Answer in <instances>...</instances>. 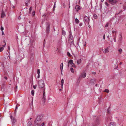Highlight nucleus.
<instances>
[{
  "instance_id": "obj_5",
  "label": "nucleus",
  "mask_w": 126,
  "mask_h": 126,
  "mask_svg": "<svg viewBox=\"0 0 126 126\" xmlns=\"http://www.w3.org/2000/svg\"><path fill=\"white\" fill-rule=\"evenodd\" d=\"M90 21L89 18L87 16H85L84 17V21L85 23H87L89 24Z\"/></svg>"
},
{
  "instance_id": "obj_20",
  "label": "nucleus",
  "mask_w": 126,
  "mask_h": 126,
  "mask_svg": "<svg viewBox=\"0 0 126 126\" xmlns=\"http://www.w3.org/2000/svg\"><path fill=\"white\" fill-rule=\"evenodd\" d=\"M75 21L76 23L78 24L79 22V20L77 18H76Z\"/></svg>"
},
{
  "instance_id": "obj_27",
  "label": "nucleus",
  "mask_w": 126,
  "mask_h": 126,
  "mask_svg": "<svg viewBox=\"0 0 126 126\" xmlns=\"http://www.w3.org/2000/svg\"><path fill=\"white\" fill-rule=\"evenodd\" d=\"M67 55L69 57H70L71 56V55L69 52H67Z\"/></svg>"
},
{
  "instance_id": "obj_29",
  "label": "nucleus",
  "mask_w": 126,
  "mask_h": 126,
  "mask_svg": "<svg viewBox=\"0 0 126 126\" xmlns=\"http://www.w3.org/2000/svg\"><path fill=\"white\" fill-rule=\"evenodd\" d=\"M34 91L33 90H32L31 91V94L32 95H34Z\"/></svg>"
},
{
  "instance_id": "obj_8",
  "label": "nucleus",
  "mask_w": 126,
  "mask_h": 126,
  "mask_svg": "<svg viewBox=\"0 0 126 126\" xmlns=\"http://www.w3.org/2000/svg\"><path fill=\"white\" fill-rule=\"evenodd\" d=\"M69 63H70V64L72 66V67H74L75 68L76 67V66L75 65V64L73 63V61L72 60H69Z\"/></svg>"
},
{
  "instance_id": "obj_31",
  "label": "nucleus",
  "mask_w": 126,
  "mask_h": 126,
  "mask_svg": "<svg viewBox=\"0 0 126 126\" xmlns=\"http://www.w3.org/2000/svg\"><path fill=\"white\" fill-rule=\"evenodd\" d=\"M109 24V23H108V22L107 23L106 25H105V27H108V25Z\"/></svg>"
},
{
  "instance_id": "obj_7",
  "label": "nucleus",
  "mask_w": 126,
  "mask_h": 126,
  "mask_svg": "<svg viewBox=\"0 0 126 126\" xmlns=\"http://www.w3.org/2000/svg\"><path fill=\"white\" fill-rule=\"evenodd\" d=\"M109 2L112 5L115 4L116 2V0H109Z\"/></svg>"
},
{
  "instance_id": "obj_35",
  "label": "nucleus",
  "mask_w": 126,
  "mask_h": 126,
  "mask_svg": "<svg viewBox=\"0 0 126 126\" xmlns=\"http://www.w3.org/2000/svg\"><path fill=\"white\" fill-rule=\"evenodd\" d=\"M116 33V31H113L112 32V33Z\"/></svg>"
},
{
  "instance_id": "obj_52",
  "label": "nucleus",
  "mask_w": 126,
  "mask_h": 126,
  "mask_svg": "<svg viewBox=\"0 0 126 126\" xmlns=\"http://www.w3.org/2000/svg\"><path fill=\"white\" fill-rule=\"evenodd\" d=\"M88 24V26L89 27H90V25H89V24Z\"/></svg>"
},
{
  "instance_id": "obj_3",
  "label": "nucleus",
  "mask_w": 126,
  "mask_h": 126,
  "mask_svg": "<svg viewBox=\"0 0 126 126\" xmlns=\"http://www.w3.org/2000/svg\"><path fill=\"white\" fill-rule=\"evenodd\" d=\"M100 123V121L98 119L93 123L92 126H98Z\"/></svg>"
},
{
  "instance_id": "obj_26",
  "label": "nucleus",
  "mask_w": 126,
  "mask_h": 126,
  "mask_svg": "<svg viewBox=\"0 0 126 126\" xmlns=\"http://www.w3.org/2000/svg\"><path fill=\"white\" fill-rule=\"evenodd\" d=\"M70 70H71V72L73 73H74V71L73 69V68L72 67L70 68Z\"/></svg>"
},
{
  "instance_id": "obj_59",
  "label": "nucleus",
  "mask_w": 126,
  "mask_h": 126,
  "mask_svg": "<svg viewBox=\"0 0 126 126\" xmlns=\"http://www.w3.org/2000/svg\"><path fill=\"white\" fill-rule=\"evenodd\" d=\"M61 71V74L62 75V71Z\"/></svg>"
},
{
  "instance_id": "obj_25",
  "label": "nucleus",
  "mask_w": 126,
  "mask_h": 126,
  "mask_svg": "<svg viewBox=\"0 0 126 126\" xmlns=\"http://www.w3.org/2000/svg\"><path fill=\"white\" fill-rule=\"evenodd\" d=\"M104 92H106L107 93H108L109 92V91L108 89H106L104 91Z\"/></svg>"
},
{
  "instance_id": "obj_37",
  "label": "nucleus",
  "mask_w": 126,
  "mask_h": 126,
  "mask_svg": "<svg viewBox=\"0 0 126 126\" xmlns=\"http://www.w3.org/2000/svg\"><path fill=\"white\" fill-rule=\"evenodd\" d=\"M113 40L114 42H116V37L115 36V37L113 38Z\"/></svg>"
},
{
  "instance_id": "obj_11",
  "label": "nucleus",
  "mask_w": 126,
  "mask_h": 126,
  "mask_svg": "<svg viewBox=\"0 0 126 126\" xmlns=\"http://www.w3.org/2000/svg\"><path fill=\"white\" fill-rule=\"evenodd\" d=\"M10 118L12 119L13 123L14 124L15 123L16 121L15 119L14 118H13L12 116H10Z\"/></svg>"
},
{
  "instance_id": "obj_40",
  "label": "nucleus",
  "mask_w": 126,
  "mask_h": 126,
  "mask_svg": "<svg viewBox=\"0 0 126 126\" xmlns=\"http://www.w3.org/2000/svg\"><path fill=\"white\" fill-rule=\"evenodd\" d=\"M36 86H37L36 85H33V88L34 89H35L36 88Z\"/></svg>"
},
{
  "instance_id": "obj_4",
  "label": "nucleus",
  "mask_w": 126,
  "mask_h": 126,
  "mask_svg": "<svg viewBox=\"0 0 126 126\" xmlns=\"http://www.w3.org/2000/svg\"><path fill=\"white\" fill-rule=\"evenodd\" d=\"M69 41L70 43H72L73 41V38L71 33L70 32L69 37Z\"/></svg>"
},
{
  "instance_id": "obj_15",
  "label": "nucleus",
  "mask_w": 126,
  "mask_h": 126,
  "mask_svg": "<svg viewBox=\"0 0 126 126\" xmlns=\"http://www.w3.org/2000/svg\"><path fill=\"white\" fill-rule=\"evenodd\" d=\"M109 126H116L115 123L113 122L110 123Z\"/></svg>"
},
{
  "instance_id": "obj_57",
  "label": "nucleus",
  "mask_w": 126,
  "mask_h": 126,
  "mask_svg": "<svg viewBox=\"0 0 126 126\" xmlns=\"http://www.w3.org/2000/svg\"><path fill=\"white\" fill-rule=\"evenodd\" d=\"M122 11V10L120 11V12L119 13H120V12H121Z\"/></svg>"
},
{
  "instance_id": "obj_19",
  "label": "nucleus",
  "mask_w": 126,
  "mask_h": 126,
  "mask_svg": "<svg viewBox=\"0 0 126 126\" xmlns=\"http://www.w3.org/2000/svg\"><path fill=\"white\" fill-rule=\"evenodd\" d=\"M63 83H64L63 79H62L61 80V86L62 88H63Z\"/></svg>"
},
{
  "instance_id": "obj_34",
  "label": "nucleus",
  "mask_w": 126,
  "mask_h": 126,
  "mask_svg": "<svg viewBox=\"0 0 126 126\" xmlns=\"http://www.w3.org/2000/svg\"><path fill=\"white\" fill-rule=\"evenodd\" d=\"M35 14V11H33L32 13V16H34Z\"/></svg>"
},
{
  "instance_id": "obj_63",
  "label": "nucleus",
  "mask_w": 126,
  "mask_h": 126,
  "mask_svg": "<svg viewBox=\"0 0 126 126\" xmlns=\"http://www.w3.org/2000/svg\"><path fill=\"white\" fill-rule=\"evenodd\" d=\"M27 5V3L26 4V5Z\"/></svg>"
},
{
  "instance_id": "obj_9",
  "label": "nucleus",
  "mask_w": 126,
  "mask_h": 126,
  "mask_svg": "<svg viewBox=\"0 0 126 126\" xmlns=\"http://www.w3.org/2000/svg\"><path fill=\"white\" fill-rule=\"evenodd\" d=\"M86 73L85 72H84L81 74L79 77V79L80 78H84L86 77Z\"/></svg>"
},
{
  "instance_id": "obj_13",
  "label": "nucleus",
  "mask_w": 126,
  "mask_h": 126,
  "mask_svg": "<svg viewBox=\"0 0 126 126\" xmlns=\"http://www.w3.org/2000/svg\"><path fill=\"white\" fill-rule=\"evenodd\" d=\"M119 36L120 37L119 38V39L118 41L120 43H121L122 39V34H119Z\"/></svg>"
},
{
  "instance_id": "obj_16",
  "label": "nucleus",
  "mask_w": 126,
  "mask_h": 126,
  "mask_svg": "<svg viewBox=\"0 0 126 126\" xmlns=\"http://www.w3.org/2000/svg\"><path fill=\"white\" fill-rule=\"evenodd\" d=\"M96 80V79H91V80H90V82L91 83H94Z\"/></svg>"
},
{
  "instance_id": "obj_22",
  "label": "nucleus",
  "mask_w": 126,
  "mask_h": 126,
  "mask_svg": "<svg viewBox=\"0 0 126 126\" xmlns=\"http://www.w3.org/2000/svg\"><path fill=\"white\" fill-rule=\"evenodd\" d=\"M43 96H45V88L43 89Z\"/></svg>"
},
{
  "instance_id": "obj_45",
  "label": "nucleus",
  "mask_w": 126,
  "mask_h": 126,
  "mask_svg": "<svg viewBox=\"0 0 126 126\" xmlns=\"http://www.w3.org/2000/svg\"><path fill=\"white\" fill-rule=\"evenodd\" d=\"M2 35H4V33L3 32V31L2 32Z\"/></svg>"
},
{
  "instance_id": "obj_2",
  "label": "nucleus",
  "mask_w": 126,
  "mask_h": 126,
  "mask_svg": "<svg viewBox=\"0 0 126 126\" xmlns=\"http://www.w3.org/2000/svg\"><path fill=\"white\" fill-rule=\"evenodd\" d=\"M39 87L40 88H43V89L45 88H44V80H40L38 82Z\"/></svg>"
},
{
  "instance_id": "obj_32",
  "label": "nucleus",
  "mask_w": 126,
  "mask_h": 126,
  "mask_svg": "<svg viewBox=\"0 0 126 126\" xmlns=\"http://www.w3.org/2000/svg\"><path fill=\"white\" fill-rule=\"evenodd\" d=\"M4 48L2 47L0 48V52H1L3 50Z\"/></svg>"
},
{
  "instance_id": "obj_49",
  "label": "nucleus",
  "mask_w": 126,
  "mask_h": 126,
  "mask_svg": "<svg viewBox=\"0 0 126 126\" xmlns=\"http://www.w3.org/2000/svg\"><path fill=\"white\" fill-rule=\"evenodd\" d=\"M40 75H38V76H37V78H40Z\"/></svg>"
},
{
  "instance_id": "obj_43",
  "label": "nucleus",
  "mask_w": 126,
  "mask_h": 126,
  "mask_svg": "<svg viewBox=\"0 0 126 126\" xmlns=\"http://www.w3.org/2000/svg\"><path fill=\"white\" fill-rule=\"evenodd\" d=\"M105 34H104L103 36V38L104 40L105 39Z\"/></svg>"
},
{
  "instance_id": "obj_47",
  "label": "nucleus",
  "mask_w": 126,
  "mask_h": 126,
  "mask_svg": "<svg viewBox=\"0 0 126 126\" xmlns=\"http://www.w3.org/2000/svg\"><path fill=\"white\" fill-rule=\"evenodd\" d=\"M6 43H5V45H3L2 46L4 47H5V46L6 45Z\"/></svg>"
},
{
  "instance_id": "obj_24",
  "label": "nucleus",
  "mask_w": 126,
  "mask_h": 126,
  "mask_svg": "<svg viewBox=\"0 0 126 126\" xmlns=\"http://www.w3.org/2000/svg\"><path fill=\"white\" fill-rule=\"evenodd\" d=\"M93 16L94 18L96 19L97 18V16L96 14H94Z\"/></svg>"
},
{
  "instance_id": "obj_10",
  "label": "nucleus",
  "mask_w": 126,
  "mask_h": 126,
  "mask_svg": "<svg viewBox=\"0 0 126 126\" xmlns=\"http://www.w3.org/2000/svg\"><path fill=\"white\" fill-rule=\"evenodd\" d=\"M109 49L108 47L104 49V51H103V53L106 54L108 53L109 52Z\"/></svg>"
},
{
  "instance_id": "obj_33",
  "label": "nucleus",
  "mask_w": 126,
  "mask_h": 126,
  "mask_svg": "<svg viewBox=\"0 0 126 126\" xmlns=\"http://www.w3.org/2000/svg\"><path fill=\"white\" fill-rule=\"evenodd\" d=\"M32 7H31L30 8V9H29V11H29V13H30L31 12V11L32 10Z\"/></svg>"
},
{
  "instance_id": "obj_56",
  "label": "nucleus",
  "mask_w": 126,
  "mask_h": 126,
  "mask_svg": "<svg viewBox=\"0 0 126 126\" xmlns=\"http://www.w3.org/2000/svg\"><path fill=\"white\" fill-rule=\"evenodd\" d=\"M59 90L60 91H61L62 90L61 89H60Z\"/></svg>"
},
{
  "instance_id": "obj_41",
  "label": "nucleus",
  "mask_w": 126,
  "mask_h": 126,
  "mask_svg": "<svg viewBox=\"0 0 126 126\" xmlns=\"http://www.w3.org/2000/svg\"><path fill=\"white\" fill-rule=\"evenodd\" d=\"M44 125V123H43L41 124L40 125V126H43Z\"/></svg>"
},
{
  "instance_id": "obj_62",
  "label": "nucleus",
  "mask_w": 126,
  "mask_h": 126,
  "mask_svg": "<svg viewBox=\"0 0 126 126\" xmlns=\"http://www.w3.org/2000/svg\"><path fill=\"white\" fill-rule=\"evenodd\" d=\"M57 50H58V48H57Z\"/></svg>"
},
{
  "instance_id": "obj_23",
  "label": "nucleus",
  "mask_w": 126,
  "mask_h": 126,
  "mask_svg": "<svg viewBox=\"0 0 126 126\" xmlns=\"http://www.w3.org/2000/svg\"><path fill=\"white\" fill-rule=\"evenodd\" d=\"M118 51L120 54H121L122 51V49L121 48H120L118 50Z\"/></svg>"
},
{
  "instance_id": "obj_51",
  "label": "nucleus",
  "mask_w": 126,
  "mask_h": 126,
  "mask_svg": "<svg viewBox=\"0 0 126 126\" xmlns=\"http://www.w3.org/2000/svg\"><path fill=\"white\" fill-rule=\"evenodd\" d=\"M17 108V106H16V109H15V110H16Z\"/></svg>"
},
{
  "instance_id": "obj_46",
  "label": "nucleus",
  "mask_w": 126,
  "mask_h": 126,
  "mask_svg": "<svg viewBox=\"0 0 126 126\" xmlns=\"http://www.w3.org/2000/svg\"><path fill=\"white\" fill-rule=\"evenodd\" d=\"M69 63V61L68 62V64L67 65L68 67H69V64H70V63Z\"/></svg>"
},
{
  "instance_id": "obj_44",
  "label": "nucleus",
  "mask_w": 126,
  "mask_h": 126,
  "mask_svg": "<svg viewBox=\"0 0 126 126\" xmlns=\"http://www.w3.org/2000/svg\"><path fill=\"white\" fill-rule=\"evenodd\" d=\"M82 25V23H80L79 24V26H81Z\"/></svg>"
},
{
  "instance_id": "obj_18",
  "label": "nucleus",
  "mask_w": 126,
  "mask_h": 126,
  "mask_svg": "<svg viewBox=\"0 0 126 126\" xmlns=\"http://www.w3.org/2000/svg\"><path fill=\"white\" fill-rule=\"evenodd\" d=\"M63 63H62L60 65V69L61 70V71H62V70L63 69Z\"/></svg>"
},
{
  "instance_id": "obj_60",
  "label": "nucleus",
  "mask_w": 126,
  "mask_h": 126,
  "mask_svg": "<svg viewBox=\"0 0 126 126\" xmlns=\"http://www.w3.org/2000/svg\"><path fill=\"white\" fill-rule=\"evenodd\" d=\"M104 0H101V1H103Z\"/></svg>"
},
{
  "instance_id": "obj_17",
  "label": "nucleus",
  "mask_w": 126,
  "mask_h": 126,
  "mask_svg": "<svg viewBox=\"0 0 126 126\" xmlns=\"http://www.w3.org/2000/svg\"><path fill=\"white\" fill-rule=\"evenodd\" d=\"M77 62L78 64H80L81 62V59H80L77 60Z\"/></svg>"
},
{
  "instance_id": "obj_36",
  "label": "nucleus",
  "mask_w": 126,
  "mask_h": 126,
  "mask_svg": "<svg viewBox=\"0 0 126 126\" xmlns=\"http://www.w3.org/2000/svg\"><path fill=\"white\" fill-rule=\"evenodd\" d=\"M105 4L107 6H108L109 5V4L108 3L106 2H105Z\"/></svg>"
},
{
  "instance_id": "obj_53",
  "label": "nucleus",
  "mask_w": 126,
  "mask_h": 126,
  "mask_svg": "<svg viewBox=\"0 0 126 126\" xmlns=\"http://www.w3.org/2000/svg\"><path fill=\"white\" fill-rule=\"evenodd\" d=\"M120 64V65H121V64H122V63L121 62H120V64Z\"/></svg>"
},
{
  "instance_id": "obj_50",
  "label": "nucleus",
  "mask_w": 126,
  "mask_h": 126,
  "mask_svg": "<svg viewBox=\"0 0 126 126\" xmlns=\"http://www.w3.org/2000/svg\"><path fill=\"white\" fill-rule=\"evenodd\" d=\"M86 45V42H85L84 45V46H85Z\"/></svg>"
},
{
  "instance_id": "obj_14",
  "label": "nucleus",
  "mask_w": 126,
  "mask_h": 126,
  "mask_svg": "<svg viewBox=\"0 0 126 126\" xmlns=\"http://www.w3.org/2000/svg\"><path fill=\"white\" fill-rule=\"evenodd\" d=\"M5 16V14L4 12L2 11L1 14V17L2 18H3Z\"/></svg>"
},
{
  "instance_id": "obj_21",
  "label": "nucleus",
  "mask_w": 126,
  "mask_h": 126,
  "mask_svg": "<svg viewBox=\"0 0 126 126\" xmlns=\"http://www.w3.org/2000/svg\"><path fill=\"white\" fill-rule=\"evenodd\" d=\"M62 34L63 35H65L66 34V32H65V31L63 30L62 31Z\"/></svg>"
},
{
  "instance_id": "obj_42",
  "label": "nucleus",
  "mask_w": 126,
  "mask_h": 126,
  "mask_svg": "<svg viewBox=\"0 0 126 126\" xmlns=\"http://www.w3.org/2000/svg\"><path fill=\"white\" fill-rule=\"evenodd\" d=\"M92 73L94 75H95L96 74V73L94 72H92Z\"/></svg>"
},
{
  "instance_id": "obj_61",
  "label": "nucleus",
  "mask_w": 126,
  "mask_h": 126,
  "mask_svg": "<svg viewBox=\"0 0 126 126\" xmlns=\"http://www.w3.org/2000/svg\"><path fill=\"white\" fill-rule=\"evenodd\" d=\"M47 62H48V61H47H47H46V62L47 63Z\"/></svg>"
},
{
  "instance_id": "obj_58",
  "label": "nucleus",
  "mask_w": 126,
  "mask_h": 126,
  "mask_svg": "<svg viewBox=\"0 0 126 126\" xmlns=\"http://www.w3.org/2000/svg\"><path fill=\"white\" fill-rule=\"evenodd\" d=\"M78 81H79V82H80V80H78Z\"/></svg>"
},
{
  "instance_id": "obj_48",
  "label": "nucleus",
  "mask_w": 126,
  "mask_h": 126,
  "mask_svg": "<svg viewBox=\"0 0 126 126\" xmlns=\"http://www.w3.org/2000/svg\"><path fill=\"white\" fill-rule=\"evenodd\" d=\"M4 78L5 79H6V80L7 79V77H5Z\"/></svg>"
},
{
  "instance_id": "obj_64",
  "label": "nucleus",
  "mask_w": 126,
  "mask_h": 126,
  "mask_svg": "<svg viewBox=\"0 0 126 126\" xmlns=\"http://www.w3.org/2000/svg\"><path fill=\"white\" fill-rule=\"evenodd\" d=\"M17 88V86H16V88Z\"/></svg>"
},
{
  "instance_id": "obj_12",
  "label": "nucleus",
  "mask_w": 126,
  "mask_h": 126,
  "mask_svg": "<svg viewBox=\"0 0 126 126\" xmlns=\"http://www.w3.org/2000/svg\"><path fill=\"white\" fill-rule=\"evenodd\" d=\"M75 9L77 11H78L80 9V7L78 5H76L75 7Z\"/></svg>"
},
{
  "instance_id": "obj_1",
  "label": "nucleus",
  "mask_w": 126,
  "mask_h": 126,
  "mask_svg": "<svg viewBox=\"0 0 126 126\" xmlns=\"http://www.w3.org/2000/svg\"><path fill=\"white\" fill-rule=\"evenodd\" d=\"M41 122L40 117L38 116L37 117L34 121V123L37 125H39Z\"/></svg>"
},
{
  "instance_id": "obj_55",
  "label": "nucleus",
  "mask_w": 126,
  "mask_h": 126,
  "mask_svg": "<svg viewBox=\"0 0 126 126\" xmlns=\"http://www.w3.org/2000/svg\"><path fill=\"white\" fill-rule=\"evenodd\" d=\"M3 42L4 43H5H5H6L5 42V41L4 40H3Z\"/></svg>"
},
{
  "instance_id": "obj_28",
  "label": "nucleus",
  "mask_w": 126,
  "mask_h": 126,
  "mask_svg": "<svg viewBox=\"0 0 126 126\" xmlns=\"http://www.w3.org/2000/svg\"><path fill=\"white\" fill-rule=\"evenodd\" d=\"M42 99L44 101V102H45L46 100V96H43Z\"/></svg>"
},
{
  "instance_id": "obj_30",
  "label": "nucleus",
  "mask_w": 126,
  "mask_h": 126,
  "mask_svg": "<svg viewBox=\"0 0 126 126\" xmlns=\"http://www.w3.org/2000/svg\"><path fill=\"white\" fill-rule=\"evenodd\" d=\"M40 70L39 69H38L37 70V73L38 75H40Z\"/></svg>"
},
{
  "instance_id": "obj_54",
  "label": "nucleus",
  "mask_w": 126,
  "mask_h": 126,
  "mask_svg": "<svg viewBox=\"0 0 126 126\" xmlns=\"http://www.w3.org/2000/svg\"><path fill=\"white\" fill-rule=\"evenodd\" d=\"M8 48L9 50H10V47L9 46L8 47Z\"/></svg>"
},
{
  "instance_id": "obj_39",
  "label": "nucleus",
  "mask_w": 126,
  "mask_h": 126,
  "mask_svg": "<svg viewBox=\"0 0 126 126\" xmlns=\"http://www.w3.org/2000/svg\"><path fill=\"white\" fill-rule=\"evenodd\" d=\"M0 30L1 31H3L4 30V28L2 26L1 27Z\"/></svg>"
},
{
  "instance_id": "obj_38",
  "label": "nucleus",
  "mask_w": 126,
  "mask_h": 126,
  "mask_svg": "<svg viewBox=\"0 0 126 126\" xmlns=\"http://www.w3.org/2000/svg\"><path fill=\"white\" fill-rule=\"evenodd\" d=\"M123 9L124 10H125L126 9V6H125V5H124L123 6Z\"/></svg>"
},
{
  "instance_id": "obj_6",
  "label": "nucleus",
  "mask_w": 126,
  "mask_h": 126,
  "mask_svg": "<svg viewBox=\"0 0 126 126\" xmlns=\"http://www.w3.org/2000/svg\"><path fill=\"white\" fill-rule=\"evenodd\" d=\"M46 23L47 26L46 27V32L47 33H48L49 31L50 24L49 22H47Z\"/></svg>"
}]
</instances>
